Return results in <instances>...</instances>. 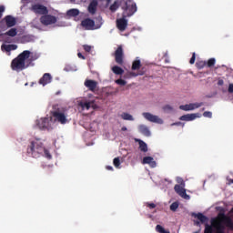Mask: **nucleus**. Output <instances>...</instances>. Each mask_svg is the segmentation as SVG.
Here are the masks:
<instances>
[{
    "instance_id": "nucleus-1",
    "label": "nucleus",
    "mask_w": 233,
    "mask_h": 233,
    "mask_svg": "<svg viewBox=\"0 0 233 233\" xmlns=\"http://www.w3.org/2000/svg\"><path fill=\"white\" fill-rule=\"evenodd\" d=\"M32 52L25 50L20 53L15 59L11 62V69L15 72H22L28 68L32 65L33 61H35L37 57L30 56Z\"/></svg>"
},
{
    "instance_id": "nucleus-2",
    "label": "nucleus",
    "mask_w": 233,
    "mask_h": 233,
    "mask_svg": "<svg viewBox=\"0 0 233 233\" xmlns=\"http://www.w3.org/2000/svg\"><path fill=\"white\" fill-rule=\"evenodd\" d=\"M212 225L216 228V233H225V227L233 230L232 218L225 213H218V218L212 220Z\"/></svg>"
},
{
    "instance_id": "nucleus-3",
    "label": "nucleus",
    "mask_w": 233,
    "mask_h": 233,
    "mask_svg": "<svg viewBox=\"0 0 233 233\" xmlns=\"http://www.w3.org/2000/svg\"><path fill=\"white\" fill-rule=\"evenodd\" d=\"M50 120L53 123H59L60 125H66L69 123L68 120V110L65 107H56L51 111Z\"/></svg>"
},
{
    "instance_id": "nucleus-4",
    "label": "nucleus",
    "mask_w": 233,
    "mask_h": 233,
    "mask_svg": "<svg viewBox=\"0 0 233 233\" xmlns=\"http://www.w3.org/2000/svg\"><path fill=\"white\" fill-rule=\"evenodd\" d=\"M43 152H45V146H43V142L39 140L31 141L30 145L27 147V154H30L32 157L35 159L41 157Z\"/></svg>"
},
{
    "instance_id": "nucleus-5",
    "label": "nucleus",
    "mask_w": 233,
    "mask_h": 233,
    "mask_svg": "<svg viewBox=\"0 0 233 233\" xmlns=\"http://www.w3.org/2000/svg\"><path fill=\"white\" fill-rule=\"evenodd\" d=\"M122 8L124 9L122 14L124 17H132V15L137 12V5H136V2L132 0H127L125 2V5Z\"/></svg>"
},
{
    "instance_id": "nucleus-6",
    "label": "nucleus",
    "mask_w": 233,
    "mask_h": 233,
    "mask_svg": "<svg viewBox=\"0 0 233 233\" xmlns=\"http://www.w3.org/2000/svg\"><path fill=\"white\" fill-rule=\"evenodd\" d=\"M53 120L50 117H42L35 121V126L40 130H53L54 126L52 125Z\"/></svg>"
},
{
    "instance_id": "nucleus-7",
    "label": "nucleus",
    "mask_w": 233,
    "mask_h": 233,
    "mask_svg": "<svg viewBox=\"0 0 233 233\" xmlns=\"http://www.w3.org/2000/svg\"><path fill=\"white\" fill-rule=\"evenodd\" d=\"M29 10L33 12V14H35V15H46V14H48V7L41 3H32Z\"/></svg>"
},
{
    "instance_id": "nucleus-8",
    "label": "nucleus",
    "mask_w": 233,
    "mask_h": 233,
    "mask_svg": "<svg viewBox=\"0 0 233 233\" xmlns=\"http://www.w3.org/2000/svg\"><path fill=\"white\" fill-rule=\"evenodd\" d=\"M114 56L116 65H120V66H122V65L125 63V51L123 50V46H117Z\"/></svg>"
},
{
    "instance_id": "nucleus-9",
    "label": "nucleus",
    "mask_w": 233,
    "mask_h": 233,
    "mask_svg": "<svg viewBox=\"0 0 233 233\" xmlns=\"http://www.w3.org/2000/svg\"><path fill=\"white\" fill-rule=\"evenodd\" d=\"M40 23L44 26H50V25H56L57 23V17L48 14L43 15L40 17Z\"/></svg>"
},
{
    "instance_id": "nucleus-10",
    "label": "nucleus",
    "mask_w": 233,
    "mask_h": 233,
    "mask_svg": "<svg viewBox=\"0 0 233 233\" xmlns=\"http://www.w3.org/2000/svg\"><path fill=\"white\" fill-rule=\"evenodd\" d=\"M174 190L183 199H190V196L187 194V189H185V186H179V184H177L174 187Z\"/></svg>"
},
{
    "instance_id": "nucleus-11",
    "label": "nucleus",
    "mask_w": 233,
    "mask_h": 233,
    "mask_svg": "<svg viewBox=\"0 0 233 233\" xmlns=\"http://www.w3.org/2000/svg\"><path fill=\"white\" fill-rule=\"evenodd\" d=\"M143 117L150 123H157L158 125H163V119L159 118V116L156 115H152L151 113H143Z\"/></svg>"
},
{
    "instance_id": "nucleus-12",
    "label": "nucleus",
    "mask_w": 233,
    "mask_h": 233,
    "mask_svg": "<svg viewBox=\"0 0 233 233\" xmlns=\"http://www.w3.org/2000/svg\"><path fill=\"white\" fill-rule=\"evenodd\" d=\"M128 26V20L122 15V18L116 20V28L120 30V32H125L127 27Z\"/></svg>"
},
{
    "instance_id": "nucleus-13",
    "label": "nucleus",
    "mask_w": 233,
    "mask_h": 233,
    "mask_svg": "<svg viewBox=\"0 0 233 233\" xmlns=\"http://www.w3.org/2000/svg\"><path fill=\"white\" fill-rule=\"evenodd\" d=\"M81 26H83L85 30H94V26H96V22L90 18H86L81 21Z\"/></svg>"
},
{
    "instance_id": "nucleus-14",
    "label": "nucleus",
    "mask_w": 233,
    "mask_h": 233,
    "mask_svg": "<svg viewBox=\"0 0 233 233\" xmlns=\"http://www.w3.org/2000/svg\"><path fill=\"white\" fill-rule=\"evenodd\" d=\"M38 83L42 85V86H46V85H50V83H52V75H50V73H45L43 76L39 79Z\"/></svg>"
},
{
    "instance_id": "nucleus-15",
    "label": "nucleus",
    "mask_w": 233,
    "mask_h": 233,
    "mask_svg": "<svg viewBox=\"0 0 233 233\" xmlns=\"http://www.w3.org/2000/svg\"><path fill=\"white\" fill-rule=\"evenodd\" d=\"M84 85L90 92H96V88H97V82L96 80L86 79Z\"/></svg>"
},
{
    "instance_id": "nucleus-16",
    "label": "nucleus",
    "mask_w": 233,
    "mask_h": 233,
    "mask_svg": "<svg viewBox=\"0 0 233 233\" xmlns=\"http://www.w3.org/2000/svg\"><path fill=\"white\" fill-rule=\"evenodd\" d=\"M5 21V24L6 25L9 27V28H12L13 26H15L17 21L15 20V17L8 15H5L4 17Z\"/></svg>"
},
{
    "instance_id": "nucleus-17",
    "label": "nucleus",
    "mask_w": 233,
    "mask_h": 233,
    "mask_svg": "<svg viewBox=\"0 0 233 233\" xmlns=\"http://www.w3.org/2000/svg\"><path fill=\"white\" fill-rule=\"evenodd\" d=\"M97 0H93L90 2L87 7V12H89L91 15H95L96 12H97Z\"/></svg>"
},
{
    "instance_id": "nucleus-18",
    "label": "nucleus",
    "mask_w": 233,
    "mask_h": 233,
    "mask_svg": "<svg viewBox=\"0 0 233 233\" xmlns=\"http://www.w3.org/2000/svg\"><path fill=\"white\" fill-rule=\"evenodd\" d=\"M78 106H81L82 110H90V108H94L95 104L94 101H81L78 103Z\"/></svg>"
},
{
    "instance_id": "nucleus-19",
    "label": "nucleus",
    "mask_w": 233,
    "mask_h": 233,
    "mask_svg": "<svg viewBox=\"0 0 233 233\" xmlns=\"http://www.w3.org/2000/svg\"><path fill=\"white\" fill-rule=\"evenodd\" d=\"M143 165H149L151 168H156L157 163L154 161V157H145L142 160Z\"/></svg>"
},
{
    "instance_id": "nucleus-20",
    "label": "nucleus",
    "mask_w": 233,
    "mask_h": 233,
    "mask_svg": "<svg viewBox=\"0 0 233 233\" xmlns=\"http://www.w3.org/2000/svg\"><path fill=\"white\" fill-rule=\"evenodd\" d=\"M138 130L140 134H143V136H146V137H150V129L145 125H140L138 127Z\"/></svg>"
},
{
    "instance_id": "nucleus-21",
    "label": "nucleus",
    "mask_w": 233,
    "mask_h": 233,
    "mask_svg": "<svg viewBox=\"0 0 233 233\" xmlns=\"http://www.w3.org/2000/svg\"><path fill=\"white\" fill-rule=\"evenodd\" d=\"M192 216L199 219L200 223H207L208 221V218L203 215V213H192Z\"/></svg>"
},
{
    "instance_id": "nucleus-22",
    "label": "nucleus",
    "mask_w": 233,
    "mask_h": 233,
    "mask_svg": "<svg viewBox=\"0 0 233 233\" xmlns=\"http://www.w3.org/2000/svg\"><path fill=\"white\" fill-rule=\"evenodd\" d=\"M198 117L196 114H187L179 117L180 121H194Z\"/></svg>"
},
{
    "instance_id": "nucleus-23",
    "label": "nucleus",
    "mask_w": 233,
    "mask_h": 233,
    "mask_svg": "<svg viewBox=\"0 0 233 233\" xmlns=\"http://www.w3.org/2000/svg\"><path fill=\"white\" fill-rule=\"evenodd\" d=\"M213 219H218V217L215 218H211V225H208V224L205 225L204 233H213L214 232V228H216L214 227V225H212Z\"/></svg>"
},
{
    "instance_id": "nucleus-24",
    "label": "nucleus",
    "mask_w": 233,
    "mask_h": 233,
    "mask_svg": "<svg viewBox=\"0 0 233 233\" xmlns=\"http://www.w3.org/2000/svg\"><path fill=\"white\" fill-rule=\"evenodd\" d=\"M0 35H3V34H0ZM4 35H8L9 37H15V35H17V28H11L7 32H5Z\"/></svg>"
},
{
    "instance_id": "nucleus-25",
    "label": "nucleus",
    "mask_w": 233,
    "mask_h": 233,
    "mask_svg": "<svg viewBox=\"0 0 233 233\" xmlns=\"http://www.w3.org/2000/svg\"><path fill=\"white\" fill-rule=\"evenodd\" d=\"M112 72L116 74V76H123L125 74V70L123 68L119 67V66H114L112 67Z\"/></svg>"
},
{
    "instance_id": "nucleus-26",
    "label": "nucleus",
    "mask_w": 233,
    "mask_h": 233,
    "mask_svg": "<svg viewBox=\"0 0 233 233\" xmlns=\"http://www.w3.org/2000/svg\"><path fill=\"white\" fill-rule=\"evenodd\" d=\"M8 28L9 27L6 25V21L5 20V18L0 20V32H6V30H8Z\"/></svg>"
},
{
    "instance_id": "nucleus-27",
    "label": "nucleus",
    "mask_w": 233,
    "mask_h": 233,
    "mask_svg": "<svg viewBox=\"0 0 233 233\" xmlns=\"http://www.w3.org/2000/svg\"><path fill=\"white\" fill-rule=\"evenodd\" d=\"M66 14L69 17H77V15H79V10L78 9H70L67 11Z\"/></svg>"
},
{
    "instance_id": "nucleus-28",
    "label": "nucleus",
    "mask_w": 233,
    "mask_h": 233,
    "mask_svg": "<svg viewBox=\"0 0 233 233\" xmlns=\"http://www.w3.org/2000/svg\"><path fill=\"white\" fill-rule=\"evenodd\" d=\"M138 144L141 152H148V147L147 146V143H145L143 140H139Z\"/></svg>"
},
{
    "instance_id": "nucleus-29",
    "label": "nucleus",
    "mask_w": 233,
    "mask_h": 233,
    "mask_svg": "<svg viewBox=\"0 0 233 233\" xmlns=\"http://www.w3.org/2000/svg\"><path fill=\"white\" fill-rule=\"evenodd\" d=\"M131 68H132V70H139V68H141V60L137 59V60L133 61Z\"/></svg>"
},
{
    "instance_id": "nucleus-30",
    "label": "nucleus",
    "mask_w": 233,
    "mask_h": 233,
    "mask_svg": "<svg viewBox=\"0 0 233 233\" xmlns=\"http://www.w3.org/2000/svg\"><path fill=\"white\" fill-rule=\"evenodd\" d=\"M121 117L124 121H134V116L128 113H122Z\"/></svg>"
},
{
    "instance_id": "nucleus-31",
    "label": "nucleus",
    "mask_w": 233,
    "mask_h": 233,
    "mask_svg": "<svg viewBox=\"0 0 233 233\" xmlns=\"http://www.w3.org/2000/svg\"><path fill=\"white\" fill-rule=\"evenodd\" d=\"M117 8H119V2L115 1L114 4L110 5L109 10L114 14V12L117 11Z\"/></svg>"
},
{
    "instance_id": "nucleus-32",
    "label": "nucleus",
    "mask_w": 233,
    "mask_h": 233,
    "mask_svg": "<svg viewBox=\"0 0 233 233\" xmlns=\"http://www.w3.org/2000/svg\"><path fill=\"white\" fill-rule=\"evenodd\" d=\"M156 230L158 233H170V231L166 230L165 228H163V226H161V225H157L156 226Z\"/></svg>"
},
{
    "instance_id": "nucleus-33",
    "label": "nucleus",
    "mask_w": 233,
    "mask_h": 233,
    "mask_svg": "<svg viewBox=\"0 0 233 233\" xmlns=\"http://www.w3.org/2000/svg\"><path fill=\"white\" fill-rule=\"evenodd\" d=\"M216 65V58H209L208 62H206V66H208V68H212Z\"/></svg>"
},
{
    "instance_id": "nucleus-34",
    "label": "nucleus",
    "mask_w": 233,
    "mask_h": 233,
    "mask_svg": "<svg viewBox=\"0 0 233 233\" xmlns=\"http://www.w3.org/2000/svg\"><path fill=\"white\" fill-rule=\"evenodd\" d=\"M207 66V61H198L197 62V68H198V70H203V67Z\"/></svg>"
},
{
    "instance_id": "nucleus-35",
    "label": "nucleus",
    "mask_w": 233,
    "mask_h": 233,
    "mask_svg": "<svg viewBox=\"0 0 233 233\" xmlns=\"http://www.w3.org/2000/svg\"><path fill=\"white\" fill-rule=\"evenodd\" d=\"M177 208H179V203L177 202H173L170 205V210H172L173 212H176L177 210Z\"/></svg>"
},
{
    "instance_id": "nucleus-36",
    "label": "nucleus",
    "mask_w": 233,
    "mask_h": 233,
    "mask_svg": "<svg viewBox=\"0 0 233 233\" xmlns=\"http://www.w3.org/2000/svg\"><path fill=\"white\" fill-rule=\"evenodd\" d=\"M113 165H114V167H116V168H119V167L121 165V160L119 159V157L114 158Z\"/></svg>"
},
{
    "instance_id": "nucleus-37",
    "label": "nucleus",
    "mask_w": 233,
    "mask_h": 233,
    "mask_svg": "<svg viewBox=\"0 0 233 233\" xmlns=\"http://www.w3.org/2000/svg\"><path fill=\"white\" fill-rule=\"evenodd\" d=\"M176 181L178 183L179 187H185V180H183L181 177H177Z\"/></svg>"
},
{
    "instance_id": "nucleus-38",
    "label": "nucleus",
    "mask_w": 233,
    "mask_h": 233,
    "mask_svg": "<svg viewBox=\"0 0 233 233\" xmlns=\"http://www.w3.org/2000/svg\"><path fill=\"white\" fill-rule=\"evenodd\" d=\"M179 109H180V110H184V112H188V111H190V108H189L188 104L179 106Z\"/></svg>"
},
{
    "instance_id": "nucleus-39",
    "label": "nucleus",
    "mask_w": 233,
    "mask_h": 233,
    "mask_svg": "<svg viewBox=\"0 0 233 233\" xmlns=\"http://www.w3.org/2000/svg\"><path fill=\"white\" fill-rule=\"evenodd\" d=\"M43 154H45V157L47 159H52V155L50 154V151H48L46 148L44 147V152Z\"/></svg>"
},
{
    "instance_id": "nucleus-40",
    "label": "nucleus",
    "mask_w": 233,
    "mask_h": 233,
    "mask_svg": "<svg viewBox=\"0 0 233 233\" xmlns=\"http://www.w3.org/2000/svg\"><path fill=\"white\" fill-rule=\"evenodd\" d=\"M116 85H120V86H125V85H127V81H125L121 78L116 80Z\"/></svg>"
},
{
    "instance_id": "nucleus-41",
    "label": "nucleus",
    "mask_w": 233,
    "mask_h": 233,
    "mask_svg": "<svg viewBox=\"0 0 233 233\" xmlns=\"http://www.w3.org/2000/svg\"><path fill=\"white\" fill-rule=\"evenodd\" d=\"M146 207H147V208H150V210L156 208V204L154 203H150V202H147L146 203Z\"/></svg>"
},
{
    "instance_id": "nucleus-42",
    "label": "nucleus",
    "mask_w": 233,
    "mask_h": 233,
    "mask_svg": "<svg viewBox=\"0 0 233 233\" xmlns=\"http://www.w3.org/2000/svg\"><path fill=\"white\" fill-rule=\"evenodd\" d=\"M1 48H2V50H5V52H11L10 45H2Z\"/></svg>"
},
{
    "instance_id": "nucleus-43",
    "label": "nucleus",
    "mask_w": 233,
    "mask_h": 233,
    "mask_svg": "<svg viewBox=\"0 0 233 233\" xmlns=\"http://www.w3.org/2000/svg\"><path fill=\"white\" fill-rule=\"evenodd\" d=\"M204 117H208L209 119L212 118V112L210 111H206L203 113Z\"/></svg>"
},
{
    "instance_id": "nucleus-44",
    "label": "nucleus",
    "mask_w": 233,
    "mask_h": 233,
    "mask_svg": "<svg viewBox=\"0 0 233 233\" xmlns=\"http://www.w3.org/2000/svg\"><path fill=\"white\" fill-rule=\"evenodd\" d=\"M189 63H190V65H194L196 63V53L192 54Z\"/></svg>"
},
{
    "instance_id": "nucleus-45",
    "label": "nucleus",
    "mask_w": 233,
    "mask_h": 233,
    "mask_svg": "<svg viewBox=\"0 0 233 233\" xmlns=\"http://www.w3.org/2000/svg\"><path fill=\"white\" fill-rule=\"evenodd\" d=\"M200 106H203V102L200 103H193V108L196 110V108H200Z\"/></svg>"
},
{
    "instance_id": "nucleus-46",
    "label": "nucleus",
    "mask_w": 233,
    "mask_h": 233,
    "mask_svg": "<svg viewBox=\"0 0 233 233\" xmlns=\"http://www.w3.org/2000/svg\"><path fill=\"white\" fill-rule=\"evenodd\" d=\"M83 48H84L85 52H90L92 50V46H90L88 45H84Z\"/></svg>"
},
{
    "instance_id": "nucleus-47",
    "label": "nucleus",
    "mask_w": 233,
    "mask_h": 233,
    "mask_svg": "<svg viewBox=\"0 0 233 233\" xmlns=\"http://www.w3.org/2000/svg\"><path fill=\"white\" fill-rule=\"evenodd\" d=\"M163 110H165V112H170L172 111V107L170 106V105H167L163 107Z\"/></svg>"
},
{
    "instance_id": "nucleus-48",
    "label": "nucleus",
    "mask_w": 233,
    "mask_h": 233,
    "mask_svg": "<svg viewBox=\"0 0 233 233\" xmlns=\"http://www.w3.org/2000/svg\"><path fill=\"white\" fill-rule=\"evenodd\" d=\"M22 3L23 5H28V3H31L32 5V3H35V2H34V0H22Z\"/></svg>"
},
{
    "instance_id": "nucleus-49",
    "label": "nucleus",
    "mask_w": 233,
    "mask_h": 233,
    "mask_svg": "<svg viewBox=\"0 0 233 233\" xmlns=\"http://www.w3.org/2000/svg\"><path fill=\"white\" fill-rule=\"evenodd\" d=\"M10 51L12 50H17V46L16 45H9Z\"/></svg>"
},
{
    "instance_id": "nucleus-50",
    "label": "nucleus",
    "mask_w": 233,
    "mask_h": 233,
    "mask_svg": "<svg viewBox=\"0 0 233 233\" xmlns=\"http://www.w3.org/2000/svg\"><path fill=\"white\" fill-rule=\"evenodd\" d=\"M223 85H225V81H223V79H218V86H223Z\"/></svg>"
},
{
    "instance_id": "nucleus-51",
    "label": "nucleus",
    "mask_w": 233,
    "mask_h": 233,
    "mask_svg": "<svg viewBox=\"0 0 233 233\" xmlns=\"http://www.w3.org/2000/svg\"><path fill=\"white\" fill-rule=\"evenodd\" d=\"M228 90L229 94H233V84H229Z\"/></svg>"
},
{
    "instance_id": "nucleus-52",
    "label": "nucleus",
    "mask_w": 233,
    "mask_h": 233,
    "mask_svg": "<svg viewBox=\"0 0 233 233\" xmlns=\"http://www.w3.org/2000/svg\"><path fill=\"white\" fill-rule=\"evenodd\" d=\"M3 13H5V5H0V15L3 16Z\"/></svg>"
},
{
    "instance_id": "nucleus-53",
    "label": "nucleus",
    "mask_w": 233,
    "mask_h": 233,
    "mask_svg": "<svg viewBox=\"0 0 233 233\" xmlns=\"http://www.w3.org/2000/svg\"><path fill=\"white\" fill-rule=\"evenodd\" d=\"M143 72H140V73H137V74H136V73H131V75L132 76H134V77H137V76H143Z\"/></svg>"
},
{
    "instance_id": "nucleus-54",
    "label": "nucleus",
    "mask_w": 233,
    "mask_h": 233,
    "mask_svg": "<svg viewBox=\"0 0 233 233\" xmlns=\"http://www.w3.org/2000/svg\"><path fill=\"white\" fill-rule=\"evenodd\" d=\"M77 56H78L79 59H86L85 57V56H83V54H81V53H77Z\"/></svg>"
},
{
    "instance_id": "nucleus-55",
    "label": "nucleus",
    "mask_w": 233,
    "mask_h": 233,
    "mask_svg": "<svg viewBox=\"0 0 233 233\" xmlns=\"http://www.w3.org/2000/svg\"><path fill=\"white\" fill-rule=\"evenodd\" d=\"M179 125H182V123L181 122H176V123L171 124L172 127H174V126L179 127Z\"/></svg>"
},
{
    "instance_id": "nucleus-56",
    "label": "nucleus",
    "mask_w": 233,
    "mask_h": 233,
    "mask_svg": "<svg viewBox=\"0 0 233 233\" xmlns=\"http://www.w3.org/2000/svg\"><path fill=\"white\" fill-rule=\"evenodd\" d=\"M188 106H189V110H194V105H193V103L188 104Z\"/></svg>"
},
{
    "instance_id": "nucleus-57",
    "label": "nucleus",
    "mask_w": 233,
    "mask_h": 233,
    "mask_svg": "<svg viewBox=\"0 0 233 233\" xmlns=\"http://www.w3.org/2000/svg\"><path fill=\"white\" fill-rule=\"evenodd\" d=\"M106 169H107V170H114V167H112L111 166H107V167H106Z\"/></svg>"
},
{
    "instance_id": "nucleus-58",
    "label": "nucleus",
    "mask_w": 233,
    "mask_h": 233,
    "mask_svg": "<svg viewBox=\"0 0 233 233\" xmlns=\"http://www.w3.org/2000/svg\"><path fill=\"white\" fill-rule=\"evenodd\" d=\"M121 130H122V132H127V127H123L122 128H121Z\"/></svg>"
},
{
    "instance_id": "nucleus-59",
    "label": "nucleus",
    "mask_w": 233,
    "mask_h": 233,
    "mask_svg": "<svg viewBox=\"0 0 233 233\" xmlns=\"http://www.w3.org/2000/svg\"><path fill=\"white\" fill-rule=\"evenodd\" d=\"M232 183H233V179H229L228 180V185H232Z\"/></svg>"
},
{
    "instance_id": "nucleus-60",
    "label": "nucleus",
    "mask_w": 233,
    "mask_h": 233,
    "mask_svg": "<svg viewBox=\"0 0 233 233\" xmlns=\"http://www.w3.org/2000/svg\"><path fill=\"white\" fill-rule=\"evenodd\" d=\"M196 225H197V226H199V221H197V222H196Z\"/></svg>"
},
{
    "instance_id": "nucleus-61",
    "label": "nucleus",
    "mask_w": 233,
    "mask_h": 233,
    "mask_svg": "<svg viewBox=\"0 0 233 233\" xmlns=\"http://www.w3.org/2000/svg\"><path fill=\"white\" fill-rule=\"evenodd\" d=\"M71 3H76V0H70Z\"/></svg>"
}]
</instances>
